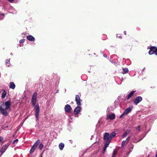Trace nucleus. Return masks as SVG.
<instances>
[{
    "label": "nucleus",
    "mask_w": 157,
    "mask_h": 157,
    "mask_svg": "<svg viewBox=\"0 0 157 157\" xmlns=\"http://www.w3.org/2000/svg\"><path fill=\"white\" fill-rule=\"evenodd\" d=\"M64 108H71V107L69 105L67 104L65 105Z\"/></svg>",
    "instance_id": "nucleus-27"
},
{
    "label": "nucleus",
    "mask_w": 157,
    "mask_h": 157,
    "mask_svg": "<svg viewBox=\"0 0 157 157\" xmlns=\"http://www.w3.org/2000/svg\"><path fill=\"white\" fill-rule=\"evenodd\" d=\"M156 48L154 46H151L150 48V50L149 51V54L150 55H152L154 54L155 50H156Z\"/></svg>",
    "instance_id": "nucleus-9"
},
{
    "label": "nucleus",
    "mask_w": 157,
    "mask_h": 157,
    "mask_svg": "<svg viewBox=\"0 0 157 157\" xmlns=\"http://www.w3.org/2000/svg\"><path fill=\"white\" fill-rule=\"evenodd\" d=\"M2 90L3 91V92L2 94L1 97L2 99H4L5 98L7 94V92L4 89H3Z\"/></svg>",
    "instance_id": "nucleus-18"
},
{
    "label": "nucleus",
    "mask_w": 157,
    "mask_h": 157,
    "mask_svg": "<svg viewBox=\"0 0 157 157\" xmlns=\"http://www.w3.org/2000/svg\"><path fill=\"white\" fill-rule=\"evenodd\" d=\"M130 108V107H128V108Z\"/></svg>",
    "instance_id": "nucleus-44"
},
{
    "label": "nucleus",
    "mask_w": 157,
    "mask_h": 157,
    "mask_svg": "<svg viewBox=\"0 0 157 157\" xmlns=\"http://www.w3.org/2000/svg\"><path fill=\"white\" fill-rule=\"evenodd\" d=\"M117 151H116L115 149L114 150H113V153L111 157H115L116 155L117 154Z\"/></svg>",
    "instance_id": "nucleus-21"
},
{
    "label": "nucleus",
    "mask_w": 157,
    "mask_h": 157,
    "mask_svg": "<svg viewBox=\"0 0 157 157\" xmlns=\"http://www.w3.org/2000/svg\"><path fill=\"white\" fill-rule=\"evenodd\" d=\"M40 143V140H37L36 142L34 143L30 151V153L32 154L35 151L36 147L38 146V145Z\"/></svg>",
    "instance_id": "nucleus-2"
},
{
    "label": "nucleus",
    "mask_w": 157,
    "mask_h": 157,
    "mask_svg": "<svg viewBox=\"0 0 157 157\" xmlns=\"http://www.w3.org/2000/svg\"><path fill=\"white\" fill-rule=\"evenodd\" d=\"M155 157H157V153L156 154Z\"/></svg>",
    "instance_id": "nucleus-41"
},
{
    "label": "nucleus",
    "mask_w": 157,
    "mask_h": 157,
    "mask_svg": "<svg viewBox=\"0 0 157 157\" xmlns=\"http://www.w3.org/2000/svg\"><path fill=\"white\" fill-rule=\"evenodd\" d=\"M35 108H39V105H36Z\"/></svg>",
    "instance_id": "nucleus-36"
},
{
    "label": "nucleus",
    "mask_w": 157,
    "mask_h": 157,
    "mask_svg": "<svg viewBox=\"0 0 157 157\" xmlns=\"http://www.w3.org/2000/svg\"><path fill=\"white\" fill-rule=\"evenodd\" d=\"M2 15H3V16H4V13H3V14H2Z\"/></svg>",
    "instance_id": "nucleus-42"
},
{
    "label": "nucleus",
    "mask_w": 157,
    "mask_h": 157,
    "mask_svg": "<svg viewBox=\"0 0 157 157\" xmlns=\"http://www.w3.org/2000/svg\"><path fill=\"white\" fill-rule=\"evenodd\" d=\"M81 109H75L74 110V113L75 115L78 114L80 111Z\"/></svg>",
    "instance_id": "nucleus-15"
},
{
    "label": "nucleus",
    "mask_w": 157,
    "mask_h": 157,
    "mask_svg": "<svg viewBox=\"0 0 157 157\" xmlns=\"http://www.w3.org/2000/svg\"><path fill=\"white\" fill-rule=\"evenodd\" d=\"M10 2H13L14 0H8Z\"/></svg>",
    "instance_id": "nucleus-34"
},
{
    "label": "nucleus",
    "mask_w": 157,
    "mask_h": 157,
    "mask_svg": "<svg viewBox=\"0 0 157 157\" xmlns=\"http://www.w3.org/2000/svg\"><path fill=\"white\" fill-rule=\"evenodd\" d=\"M116 135V134L114 132H112L110 134L108 132H106L104 135L103 139L105 141L110 143L111 139L115 137Z\"/></svg>",
    "instance_id": "nucleus-1"
},
{
    "label": "nucleus",
    "mask_w": 157,
    "mask_h": 157,
    "mask_svg": "<svg viewBox=\"0 0 157 157\" xmlns=\"http://www.w3.org/2000/svg\"><path fill=\"white\" fill-rule=\"evenodd\" d=\"M18 141V139H16L15 140H14L13 142V144H14L15 143V142H17Z\"/></svg>",
    "instance_id": "nucleus-31"
},
{
    "label": "nucleus",
    "mask_w": 157,
    "mask_h": 157,
    "mask_svg": "<svg viewBox=\"0 0 157 157\" xmlns=\"http://www.w3.org/2000/svg\"><path fill=\"white\" fill-rule=\"evenodd\" d=\"M121 100V98L120 97H118V98L115 100L114 104H115V108L117 107H122L121 105V103H120Z\"/></svg>",
    "instance_id": "nucleus-6"
},
{
    "label": "nucleus",
    "mask_w": 157,
    "mask_h": 157,
    "mask_svg": "<svg viewBox=\"0 0 157 157\" xmlns=\"http://www.w3.org/2000/svg\"><path fill=\"white\" fill-rule=\"evenodd\" d=\"M66 112L69 113L71 111L72 109H65Z\"/></svg>",
    "instance_id": "nucleus-26"
},
{
    "label": "nucleus",
    "mask_w": 157,
    "mask_h": 157,
    "mask_svg": "<svg viewBox=\"0 0 157 157\" xmlns=\"http://www.w3.org/2000/svg\"><path fill=\"white\" fill-rule=\"evenodd\" d=\"M123 70L122 73L123 74L128 72V68H123Z\"/></svg>",
    "instance_id": "nucleus-24"
},
{
    "label": "nucleus",
    "mask_w": 157,
    "mask_h": 157,
    "mask_svg": "<svg viewBox=\"0 0 157 157\" xmlns=\"http://www.w3.org/2000/svg\"><path fill=\"white\" fill-rule=\"evenodd\" d=\"M3 140V138L2 137L0 136V142Z\"/></svg>",
    "instance_id": "nucleus-33"
},
{
    "label": "nucleus",
    "mask_w": 157,
    "mask_h": 157,
    "mask_svg": "<svg viewBox=\"0 0 157 157\" xmlns=\"http://www.w3.org/2000/svg\"><path fill=\"white\" fill-rule=\"evenodd\" d=\"M128 138H127L125 140H123L122 141L121 145V148L122 151H124L127 148V145L128 144Z\"/></svg>",
    "instance_id": "nucleus-4"
},
{
    "label": "nucleus",
    "mask_w": 157,
    "mask_h": 157,
    "mask_svg": "<svg viewBox=\"0 0 157 157\" xmlns=\"http://www.w3.org/2000/svg\"><path fill=\"white\" fill-rule=\"evenodd\" d=\"M37 94V93L36 92H35L32 96V99L31 100V102L32 104L33 107L34 106L36 103Z\"/></svg>",
    "instance_id": "nucleus-5"
},
{
    "label": "nucleus",
    "mask_w": 157,
    "mask_h": 157,
    "mask_svg": "<svg viewBox=\"0 0 157 157\" xmlns=\"http://www.w3.org/2000/svg\"><path fill=\"white\" fill-rule=\"evenodd\" d=\"M137 130L138 131H139L140 130V127H138L137 128Z\"/></svg>",
    "instance_id": "nucleus-35"
},
{
    "label": "nucleus",
    "mask_w": 157,
    "mask_h": 157,
    "mask_svg": "<svg viewBox=\"0 0 157 157\" xmlns=\"http://www.w3.org/2000/svg\"><path fill=\"white\" fill-rule=\"evenodd\" d=\"M6 64H9L10 63V59L9 60H8V59H6Z\"/></svg>",
    "instance_id": "nucleus-30"
},
{
    "label": "nucleus",
    "mask_w": 157,
    "mask_h": 157,
    "mask_svg": "<svg viewBox=\"0 0 157 157\" xmlns=\"http://www.w3.org/2000/svg\"><path fill=\"white\" fill-rule=\"evenodd\" d=\"M70 119H71V117H70V118H69V120H70Z\"/></svg>",
    "instance_id": "nucleus-43"
},
{
    "label": "nucleus",
    "mask_w": 157,
    "mask_h": 157,
    "mask_svg": "<svg viewBox=\"0 0 157 157\" xmlns=\"http://www.w3.org/2000/svg\"><path fill=\"white\" fill-rule=\"evenodd\" d=\"M5 105L6 106V108H10L11 105V101L10 100L7 101L4 103Z\"/></svg>",
    "instance_id": "nucleus-10"
},
{
    "label": "nucleus",
    "mask_w": 157,
    "mask_h": 157,
    "mask_svg": "<svg viewBox=\"0 0 157 157\" xmlns=\"http://www.w3.org/2000/svg\"><path fill=\"white\" fill-rule=\"evenodd\" d=\"M110 143L107 141H105V144L104 147L103 148V150L104 152H105L106 150L107 147L108 146Z\"/></svg>",
    "instance_id": "nucleus-17"
},
{
    "label": "nucleus",
    "mask_w": 157,
    "mask_h": 157,
    "mask_svg": "<svg viewBox=\"0 0 157 157\" xmlns=\"http://www.w3.org/2000/svg\"><path fill=\"white\" fill-rule=\"evenodd\" d=\"M64 145L63 143H61L59 145V147L60 150H62L64 147Z\"/></svg>",
    "instance_id": "nucleus-19"
},
{
    "label": "nucleus",
    "mask_w": 157,
    "mask_h": 157,
    "mask_svg": "<svg viewBox=\"0 0 157 157\" xmlns=\"http://www.w3.org/2000/svg\"><path fill=\"white\" fill-rule=\"evenodd\" d=\"M132 149H133L132 146V145H130V147L129 148V151L130 152H131L132 151Z\"/></svg>",
    "instance_id": "nucleus-28"
},
{
    "label": "nucleus",
    "mask_w": 157,
    "mask_h": 157,
    "mask_svg": "<svg viewBox=\"0 0 157 157\" xmlns=\"http://www.w3.org/2000/svg\"><path fill=\"white\" fill-rule=\"evenodd\" d=\"M25 39H22L21 40H20L19 42L20 43H23L25 41Z\"/></svg>",
    "instance_id": "nucleus-29"
},
{
    "label": "nucleus",
    "mask_w": 157,
    "mask_h": 157,
    "mask_svg": "<svg viewBox=\"0 0 157 157\" xmlns=\"http://www.w3.org/2000/svg\"><path fill=\"white\" fill-rule=\"evenodd\" d=\"M6 109H0V112L5 116H7L8 113L6 110Z\"/></svg>",
    "instance_id": "nucleus-11"
},
{
    "label": "nucleus",
    "mask_w": 157,
    "mask_h": 157,
    "mask_svg": "<svg viewBox=\"0 0 157 157\" xmlns=\"http://www.w3.org/2000/svg\"><path fill=\"white\" fill-rule=\"evenodd\" d=\"M117 37H118L119 38H121V37L120 36H117Z\"/></svg>",
    "instance_id": "nucleus-40"
},
{
    "label": "nucleus",
    "mask_w": 157,
    "mask_h": 157,
    "mask_svg": "<svg viewBox=\"0 0 157 157\" xmlns=\"http://www.w3.org/2000/svg\"><path fill=\"white\" fill-rule=\"evenodd\" d=\"M128 113V109H126L125 110V112L124 113H123L120 116L119 118H122L123 116L124 115L127 114Z\"/></svg>",
    "instance_id": "nucleus-20"
},
{
    "label": "nucleus",
    "mask_w": 157,
    "mask_h": 157,
    "mask_svg": "<svg viewBox=\"0 0 157 157\" xmlns=\"http://www.w3.org/2000/svg\"><path fill=\"white\" fill-rule=\"evenodd\" d=\"M115 118V114L114 113H109L108 115H107L106 117L107 120L109 119L110 120H113Z\"/></svg>",
    "instance_id": "nucleus-7"
},
{
    "label": "nucleus",
    "mask_w": 157,
    "mask_h": 157,
    "mask_svg": "<svg viewBox=\"0 0 157 157\" xmlns=\"http://www.w3.org/2000/svg\"><path fill=\"white\" fill-rule=\"evenodd\" d=\"M40 109H36L35 110V117L36 118V120H38L39 118V113L40 112Z\"/></svg>",
    "instance_id": "nucleus-12"
},
{
    "label": "nucleus",
    "mask_w": 157,
    "mask_h": 157,
    "mask_svg": "<svg viewBox=\"0 0 157 157\" xmlns=\"http://www.w3.org/2000/svg\"><path fill=\"white\" fill-rule=\"evenodd\" d=\"M124 34H125V35H126V34H127V32H126V31H124Z\"/></svg>",
    "instance_id": "nucleus-39"
},
{
    "label": "nucleus",
    "mask_w": 157,
    "mask_h": 157,
    "mask_svg": "<svg viewBox=\"0 0 157 157\" xmlns=\"http://www.w3.org/2000/svg\"><path fill=\"white\" fill-rule=\"evenodd\" d=\"M44 146V145L42 143H41L39 146V148L40 150H41Z\"/></svg>",
    "instance_id": "nucleus-23"
},
{
    "label": "nucleus",
    "mask_w": 157,
    "mask_h": 157,
    "mask_svg": "<svg viewBox=\"0 0 157 157\" xmlns=\"http://www.w3.org/2000/svg\"><path fill=\"white\" fill-rule=\"evenodd\" d=\"M142 98L141 96H138L136 97L133 101L134 103L137 105L142 100Z\"/></svg>",
    "instance_id": "nucleus-8"
},
{
    "label": "nucleus",
    "mask_w": 157,
    "mask_h": 157,
    "mask_svg": "<svg viewBox=\"0 0 157 157\" xmlns=\"http://www.w3.org/2000/svg\"><path fill=\"white\" fill-rule=\"evenodd\" d=\"M15 85L13 82H11L10 83L9 85V87L12 89H15Z\"/></svg>",
    "instance_id": "nucleus-16"
},
{
    "label": "nucleus",
    "mask_w": 157,
    "mask_h": 157,
    "mask_svg": "<svg viewBox=\"0 0 157 157\" xmlns=\"http://www.w3.org/2000/svg\"><path fill=\"white\" fill-rule=\"evenodd\" d=\"M135 92V91H132L129 94H128V99L129 98L133 95Z\"/></svg>",
    "instance_id": "nucleus-22"
},
{
    "label": "nucleus",
    "mask_w": 157,
    "mask_h": 157,
    "mask_svg": "<svg viewBox=\"0 0 157 157\" xmlns=\"http://www.w3.org/2000/svg\"><path fill=\"white\" fill-rule=\"evenodd\" d=\"M155 55H157V48H156V50L155 51Z\"/></svg>",
    "instance_id": "nucleus-32"
},
{
    "label": "nucleus",
    "mask_w": 157,
    "mask_h": 157,
    "mask_svg": "<svg viewBox=\"0 0 157 157\" xmlns=\"http://www.w3.org/2000/svg\"><path fill=\"white\" fill-rule=\"evenodd\" d=\"M131 109H128V113L131 110Z\"/></svg>",
    "instance_id": "nucleus-38"
},
{
    "label": "nucleus",
    "mask_w": 157,
    "mask_h": 157,
    "mask_svg": "<svg viewBox=\"0 0 157 157\" xmlns=\"http://www.w3.org/2000/svg\"><path fill=\"white\" fill-rule=\"evenodd\" d=\"M103 56L105 57H106L107 56V55H105V54H103Z\"/></svg>",
    "instance_id": "nucleus-37"
},
{
    "label": "nucleus",
    "mask_w": 157,
    "mask_h": 157,
    "mask_svg": "<svg viewBox=\"0 0 157 157\" xmlns=\"http://www.w3.org/2000/svg\"><path fill=\"white\" fill-rule=\"evenodd\" d=\"M27 39L30 41H34L35 40V38L32 35L28 36H27Z\"/></svg>",
    "instance_id": "nucleus-13"
},
{
    "label": "nucleus",
    "mask_w": 157,
    "mask_h": 157,
    "mask_svg": "<svg viewBox=\"0 0 157 157\" xmlns=\"http://www.w3.org/2000/svg\"><path fill=\"white\" fill-rule=\"evenodd\" d=\"M127 135V131L126 130L124 133L122 135V137L123 138H124Z\"/></svg>",
    "instance_id": "nucleus-25"
},
{
    "label": "nucleus",
    "mask_w": 157,
    "mask_h": 157,
    "mask_svg": "<svg viewBox=\"0 0 157 157\" xmlns=\"http://www.w3.org/2000/svg\"><path fill=\"white\" fill-rule=\"evenodd\" d=\"M7 145L5 144L4 145L1 150V152L2 153V154L3 153L6 151V150L7 149Z\"/></svg>",
    "instance_id": "nucleus-14"
},
{
    "label": "nucleus",
    "mask_w": 157,
    "mask_h": 157,
    "mask_svg": "<svg viewBox=\"0 0 157 157\" xmlns=\"http://www.w3.org/2000/svg\"><path fill=\"white\" fill-rule=\"evenodd\" d=\"M75 101L76 102V104L78 106L76 107L75 108H81L80 106L81 105V101L79 96L78 95H76L75 97Z\"/></svg>",
    "instance_id": "nucleus-3"
}]
</instances>
